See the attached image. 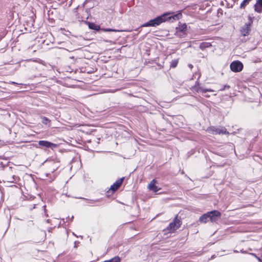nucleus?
Listing matches in <instances>:
<instances>
[{"label":"nucleus","mask_w":262,"mask_h":262,"mask_svg":"<svg viewBox=\"0 0 262 262\" xmlns=\"http://www.w3.org/2000/svg\"><path fill=\"white\" fill-rule=\"evenodd\" d=\"M182 13H179L177 14L173 15L172 16H168L167 14H164L161 16H158L155 19H151L149 21L141 25V27H156L157 26L159 25L162 22H164L168 20H170L171 19L173 20H178L182 17Z\"/></svg>","instance_id":"1"},{"label":"nucleus","mask_w":262,"mask_h":262,"mask_svg":"<svg viewBox=\"0 0 262 262\" xmlns=\"http://www.w3.org/2000/svg\"><path fill=\"white\" fill-rule=\"evenodd\" d=\"M181 226V222L177 217H175L173 221L169 224V226L164 230L165 234L173 233L177 230Z\"/></svg>","instance_id":"2"},{"label":"nucleus","mask_w":262,"mask_h":262,"mask_svg":"<svg viewBox=\"0 0 262 262\" xmlns=\"http://www.w3.org/2000/svg\"><path fill=\"white\" fill-rule=\"evenodd\" d=\"M207 131L213 135L228 134V132L227 131L226 128L224 127H216L212 126L208 128Z\"/></svg>","instance_id":"3"},{"label":"nucleus","mask_w":262,"mask_h":262,"mask_svg":"<svg viewBox=\"0 0 262 262\" xmlns=\"http://www.w3.org/2000/svg\"><path fill=\"white\" fill-rule=\"evenodd\" d=\"M248 18L249 20V23L246 24L242 28V29L241 30V33L242 34V35L243 36H245L248 35L249 34V33L251 31L250 26L252 24V23H253V18L251 16H249Z\"/></svg>","instance_id":"4"},{"label":"nucleus","mask_w":262,"mask_h":262,"mask_svg":"<svg viewBox=\"0 0 262 262\" xmlns=\"http://www.w3.org/2000/svg\"><path fill=\"white\" fill-rule=\"evenodd\" d=\"M243 65L239 61H235L232 62L230 64L231 70L234 72H238L242 70Z\"/></svg>","instance_id":"5"},{"label":"nucleus","mask_w":262,"mask_h":262,"mask_svg":"<svg viewBox=\"0 0 262 262\" xmlns=\"http://www.w3.org/2000/svg\"><path fill=\"white\" fill-rule=\"evenodd\" d=\"M209 214L211 215L210 221L211 222H215L221 216V212L217 210H212L209 211Z\"/></svg>","instance_id":"6"},{"label":"nucleus","mask_w":262,"mask_h":262,"mask_svg":"<svg viewBox=\"0 0 262 262\" xmlns=\"http://www.w3.org/2000/svg\"><path fill=\"white\" fill-rule=\"evenodd\" d=\"M38 144L40 146H43L47 148H56L57 145L47 141L41 140L38 142Z\"/></svg>","instance_id":"7"},{"label":"nucleus","mask_w":262,"mask_h":262,"mask_svg":"<svg viewBox=\"0 0 262 262\" xmlns=\"http://www.w3.org/2000/svg\"><path fill=\"white\" fill-rule=\"evenodd\" d=\"M123 179L124 178H122L116 181L115 183H114L113 185L111 186L110 189L113 191H115L117 190L122 184Z\"/></svg>","instance_id":"8"},{"label":"nucleus","mask_w":262,"mask_h":262,"mask_svg":"<svg viewBox=\"0 0 262 262\" xmlns=\"http://www.w3.org/2000/svg\"><path fill=\"white\" fill-rule=\"evenodd\" d=\"M156 181L154 179L150 182L148 186V188L149 190H152L155 192L158 191L160 189V188H159L158 186L156 185Z\"/></svg>","instance_id":"9"},{"label":"nucleus","mask_w":262,"mask_h":262,"mask_svg":"<svg viewBox=\"0 0 262 262\" xmlns=\"http://www.w3.org/2000/svg\"><path fill=\"white\" fill-rule=\"evenodd\" d=\"M255 11L258 13H262V0H257L254 5Z\"/></svg>","instance_id":"10"},{"label":"nucleus","mask_w":262,"mask_h":262,"mask_svg":"<svg viewBox=\"0 0 262 262\" xmlns=\"http://www.w3.org/2000/svg\"><path fill=\"white\" fill-rule=\"evenodd\" d=\"M177 29L180 32H182L183 34V35L179 34L180 36H182L186 34L187 25L185 24L180 25L179 27L177 28Z\"/></svg>","instance_id":"11"},{"label":"nucleus","mask_w":262,"mask_h":262,"mask_svg":"<svg viewBox=\"0 0 262 262\" xmlns=\"http://www.w3.org/2000/svg\"><path fill=\"white\" fill-rule=\"evenodd\" d=\"M212 45L211 43L207 42H203L200 45V48L202 50H204L206 48H209Z\"/></svg>","instance_id":"12"},{"label":"nucleus","mask_w":262,"mask_h":262,"mask_svg":"<svg viewBox=\"0 0 262 262\" xmlns=\"http://www.w3.org/2000/svg\"><path fill=\"white\" fill-rule=\"evenodd\" d=\"M200 221L202 223H206L208 221V216L207 214V213L205 214H204L200 217Z\"/></svg>","instance_id":"13"},{"label":"nucleus","mask_w":262,"mask_h":262,"mask_svg":"<svg viewBox=\"0 0 262 262\" xmlns=\"http://www.w3.org/2000/svg\"><path fill=\"white\" fill-rule=\"evenodd\" d=\"M89 27L91 29L95 30L96 31L99 30L100 28L99 26L97 25L94 23H89Z\"/></svg>","instance_id":"14"},{"label":"nucleus","mask_w":262,"mask_h":262,"mask_svg":"<svg viewBox=\"0 0 262 262\" xmlns=\"http://www.w3.org/2000/svg\"><path fill=\"white\" fill-rule=\"evenodd\" d=\"M120 258L119 256H115L112 259L105 260L104 262H120Z\"/></svg>","instance_id":"15"},{"label":"nucleus","mask_w":262,"mask_h":262,"mask_svg":"<svg viewBox=\"0 0 262 262\" xmlns=\"http://www.w3.org/2000/svg\"><path fill=\"white\" fill-rule=\"evenodd\" d=\"M201 88L199 86V84H198V81L196 82V84L193 86L192 87V90L194 91H195L196 92H201Z\"/></svg>","instance_id":"16"},{"label":"nucleus","mask_w":262,"mask_h":262,"mask_svg":"<svg viewBox=\"0 0 262 262\" xmlns=\"http://www.w3.org/2000/svg\"><path fill=\"white\" fill-rule=\"evenodd\" d=\"M251 0H244L241 4V8H245V7L249 3Z\"/></svg>","instance_id":"17"},{"label":"nucleus","mask_w":262,"mask_h":262,"mask_svg":"<svg viewBox=\"0 0 262 262\" xmlns=\"http://www.w3.org/2000/svg\"><path fill=\"white\" fill-rule=\"evenodd\" d=\"M42 122L44 124L47 125L48 124H49L50 122V120L46 117H42Z\"/></svg>","instance_id":"18"},{"label":"nucleus","mask_w":262,"mask_h":262,"mask_svg":"<svg viewBox=\"0 0 262 262\" xmlns=\"http://www.w3.org/2000/svg\"><path fill=\"white\" fill-rule=\"evenodd\" d=\"M178 61L177 60H173L171 61L170 64L171 68H176L178 64Z\"/></svg>","instance_id":"19"},{"label":"nucleus","mask_w":262,"mask_h":262,"mask_svg":"<svg viewBox=\"0 0 262 262\" xmlns=\"http://www.w3.org/2000/svg\"><path fill=\"white\" fill-rule=\"evenodd\" d=\"M213 91L211 89H203L201 88V92L203 93H205L207 92H213Z\"/></svg>","instance_id":"20"},{"label":"nucleus","mask_w":262,"mask_h":262,"mask_svg":"<svg viewBox=\"0 0 262 262\" xmlns=\"http://www.w3.org/2000/svg\"><path fill=\"white\" fill-rule=\"evenodd\" d=\"M102 30L104 32H110V31H113V32H117L118 30L115 29H103Z\"/></svg>","instance_id":"21"},{"label":"nucleus","mask_w":262,"mask_h":262,"mask_svg":"<svg viewBox=\"0 0 262 262\" xmlns=\"http://www.w3.org/2000/svg\"><path fill=\"white\" fill-rule=\"evenodd\" d=\"M207 216H208V221H210L211 215H210V214H209V212H207Z\"/></svg>","instance_id":"22"},{"label":"nucleus","mask_w":262,"mask_h":262,"mask_svg":"<svg viewBox=\"0 0 262 262\" xmlns=\"http://www.w3.org/2000/svg\"><path fill=\"white\" fill-rule=\"evenodd\" d=\"M188 67H189L190 69H192V67H193V66H192V64H189V65H188Z\"/></svg>","instance_id":"23"},{"label":"nucleus","mask_w":262,"mask_h":262,"mask_svg":"<svg viewBox=\"0 0 262 262\" xmlns=\"http://www.w3.org/2000/svg\"><path fill=\"white\" fill-rule=\"evenodd\" d=\"M252 255H253V256H255V255L254 254H252Z\"/></svg>","instance_id":"24"}]
</instances>
